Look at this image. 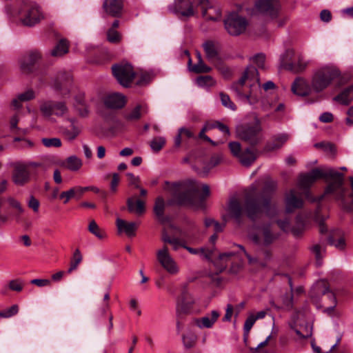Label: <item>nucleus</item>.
<instances>
[{
    "mask_svg": "<svg viewBox=\"0 0 353 353\" xmlns=\"http://www.w3.org/2000/svg\"><path fill=\"white\" fill-rule=\"evenodd\" d=\"M352 192L351 201L346 198L347 189L344 185V174L333 168H315L310 172L301 174L298 188L303 190L305 196L312 202L320 201L325 196L332 194L340 205L347 211L353 210V176L349 177Z\"/></svg>",
    "mask_w": 353,
    "mask_h": 353,
    "instance_id": "nucleus-1",
    "label": "nucleus"
},
{
    "mask_svg": "<svg viewBox=\"0 0 353 353\" xmlns=\"http://www.w3.org/2000/svg\"><path fill=\"white\" fill-rule=\"evenodd\" d=\"M276 186L275 181H268L262 191L259 192L255 185H250L245 191L244 208L237 199L230 200L228 212L230 217L237 223L241 222L244 212L252 220H255L263 212L269 217H273L276 210L275 206L271 204V198Z\"/></svg>",
    "mask_w": 353,
    "mask_h": 353,
    "instance_id": "nucleus-2",
    "label": "nucleus"
},
{
    "mask_svg": "<svg viewBox=\"0 0 353 353\" xmlns=\"http://www.w3.org/2000/svg\"><path fill=\"white\" fill-rule=\"evenodd\" d=\"M260 88L258 70L254 66L249 65L240 79L232 85L231 90L240 101L254 105L258 101L257 92Z\"/></svg>",
    "mask_w": 353,
    "mask_h": 353,
    "instance_id": "nucleus-3",
    "label": "nucleus"
},
{
    "mask_svg": "<svg viewBox=\"0 0 353 353\" xmlns=\"http://www.w3.org/2000/svg\"><path fill=\"white\" fill-rule=\"evenodd\" d=\"M199 185L193 179H185L178 182V205L193 206L199 200L203 201L210 194L207 184L201 185V193L199 196Z\"/></svg>",
    "mask_w": 353,
    "mask_h": 353,
    "instance_id": "nucleus-4",
    "label": "nucleus"
},
{
    "mask_svg": "<svg viewBox=\"0 0 353 353\" xmlns=\"http://www.w3.org/2000/svg\"><path fill=\"white\" fill-rule=\"evenodd\" d=\"M313 92L319 93L327 88L333 82L341 83V72L333 65H325L314 70L311 77Z\"/></svg>",
    "mask_w": 353,
    "mask_h": 353,
    "instance_id": "nucleus-5",
    "label": "nucleus"
},
{
    "mask_svg": "<svg viewBox=\"0 0 353 353\" xmlns=\"http://www.w3.org/2000/svg\"><path fill=\"white\" fill-rule=\"evenodd\" d=\"M167 201L162 196H158L154 203L153 211L159 221L163 224L168 223L170 220L165 212L169 211V208L176 204V182L170 183L165 181L163 187Z\"/></svg>",
    "mask_w": 353,
    "mask_h": 353,
    "instance_id": "nucleus-6",
    "label": "nucleus"
},
{
    "mask_svg": "<svg viewBox=\"0 0 353 353\" xmlns=\"http://www.w3.org/2000/svg\"><path fill=\"white\" fill-rule=\"evenodd\" d=\"M279 236L271 225L265 224L257 227L255 232L250 233L248 238L256 246L268 248L278 239Z\"/></svg>",
    "mask_w": 353,
    "mask_h": 353,
    "instance_id": "nucleus-7",
    "label": "nucleus"
},
{
    "mask_svg": "<svg viewBox=\"0 0 353 353\" xmlns=\"http://www.w3.org/2000/svg\"><path fill=\"white\" fill-rule=\"evenodd\" d=\"M236 133L239 139L252 145L259 144L263 139L262 127L259 120H256L254 124L237 126Z\"/></svg>",
    "mask_w": 353,
    "mask_h": 353,
    "instance_id": "nucleus-8",
    "label": "nucleus"
},
{
    "mask_svg": "<svg viewBox=\"0 0 353 353\" xmlns=\"http://www.w3.org/2000/svg\"><path fill=\"white\" fill-rule=\"evenodd\" d=\"M21 21L24 26H33L43 19L39 6L31 1H24L19 10Z\"/></svg>",
    "mask_w": 353,
    "mask_h": 353,
    "instance_id": "nucleus-9",
    "label": "nucleus"
},
{
    "mask_svg": "<svg viewBox=\"0 0 353 353\" xmlns=\"http://www.w3.org/2000/svg\"><path fill=\"white\" fill-rule=\"evenodd\" d=\"M112 70L118 82L124 87H128L135 77L132 66L128 63L115 64Z\"/></svg>",
    "mask_w": 353,
    "mask_h": 353,
    "instance_id": "nucleus-10",
    "label": "nucleus"
},
{
    "mask_svg": "<svg viewBox=\"0 0 353 353\" xmlns=\"http://www.w3.org/2000/svg\"><path fill=\"white\" fill-rule=\"evenodd\" d=\"M225 28L232 36L242 34L246 29V19L236 12L230 13L224 20Z\"/></svg>",
    "mask_w": 353,
    "mask_h": 353,
    "instance_id": "nucleus-11",
    "label": "nucleus"
},
{
    "mask_svg": "<svg viewBox=\"0 0 353 353\" xmlns=\"http://www.w3.org/2000/svg\"><path fill=\"white\" fill-rule=\"evenodd\" d=\"M157 259L161 267L169 274L176 273V263L170 255L167 246H163L157 252Z\"/></svg>",
    "mask_w": 353,
    "mask_h": 353,
    "instance_id": "nucleus-12",
    "label": "nucleus"
},
{
    "mask_svg": "<svg viewBox=\"0 0 353 353\" xmlns=\"http://www.w3.org/2000/svg\"><path fill=\"white\" fill-rule=\"evenodd\" d=\"M40 110L44 116L48 117L52 114L63 117L68 112V108L63 102L46 101L41 103Z\"/></svg>",
    "mask_w": 353,
    "mask_h": 353,
    "instance_id": "nucleus-13",
    "label": "nucleus"
},
{
    "mask_svg": "<svg viewBox=\"0 0 353 353\" xmlns=\"http://www.w3.org/2000/svg\"><path fill=\"white\" fill-rule=\"evenodd\" d=\"M294 55V52L292 49H288L281 57V66L285 69L297 73L303 71L307 63L301 56H299L296 62H286L285 59H291Z\"/></svg>",
    "mask_w": 353,
    "mask_h": 353,
    "instance_id": "nucleus-14",
    "label": "nucleus"
},
{
    "mask_svg": "<svg viewBox=\"0 0 353 353\" xmlns=\"http://www.w3.org/2000/svg\"><path fill=\"white\" fill-rule=\"evenodd\" d=\"M199 7L203 17L209 21H216L221 18L220 9L209 0H201Z\"/></svg>",
    "mask_w": 353,
    "mask_h": 353,
    "instance_id": "nucleus-15",
    "label": "nucleus"
},
{
    "mask_svg": "<svg viewBox=\"0 0 353 353\" xmlns=\"http://www.w3.org/2000/svg\"><path fill=\"white\" fill-rule=\"evenodd\" d=\"M279 2L277 0H258L255 3L257 12L266 14L271 18L277 16L279 12Z\"/></svg>",
    "mask_w": 353,
    "mask_h": 353,
    "instance_id": "nucleus-16",
    "label": "nucleus"
},
{
    "mask_svg": "<svg viewBox=\"0 0 353 353\" xmlns=\"http://www.w3.org/2000/svg\"><path fill=\"white\" fill-rule=\"evenodd\" d=\"M72 81V77L70 73L66 72H59L57 73L55 79L52 83V88L61 92L63 94L69 92V86Z\"/></svg>",
    "mask_w": 353,
    "mask_h": 353,
    "instance_id": "nucleus-17",
    "label": "nucleus"
},
{
    "mask_svg": "<svg viewBox=\"0 0 353 353\" xmlns=\"http://www.w3.org/2000/svg\"><path fill=\"white\" fill-rule=\"evenodd\" d=\"M40 58L41 54L37 51H32L28 54L23 57L19 61L21 71L24 74L32 72L34 65Z\"/></svg>",
    "mask_w": 353,
    "mask_h": 353,
    "instance_id": "nucleus-18",
    "label": "nucleus"
},
{
    "mask_svg": "<svg viewBox=\"0 0 353 353\" xmlns=\"http://www.w3.org/2000/svg\"><path fill=\"white\" fill-rule=\"evenodd\" d=\"M68 121L70 123V125L62 128L61 133L68 141H71L80 134L82 127L74 118H68Z\"/></svg>",
    "mask_w": 353,
    "mask_h": 353,
    "instance_id": "nucleus-19",
    "label": "nucleus"
},
{
    "mask_svg": "<svg viewBox=\"0 0 353 353\" xmlns=\"http://www.w3.org/2000/svg\"><path fill=\"white\" fill-rule=\"evenodd\" d=\"M30 178V171L26 165H17L12 174L14 184L22 186L28 183Z\"/></svg>",
    "mask_w": 353,
    "mask_h": 353,
    "instance_id": "nucleus-20",
    "label": "nucleus"
},
{
    "mask_svg": "<svg viewBox=\"0 0 353 353\" xmlns=\"http://www.w3.org/2000/svg\"><path fill=\"white\" fill-rule=\"evenodd\" d=\"M313 290L315 291L318 294H326L327 296V298L332 301L333 304L332 305L327 307L326 310L329 312H332L336 305V299L335 294L330 290L326 281H318L313 287Z\"/></svg>",
    "mask_w": 353,
    "mask_h": 353,
    "instance_id": "nucleus-21",
    "label": "nucleus"
},
{
    "mask_svg": "<svg viewBox=\"0 0 353 353\" xmlns=\"http://www.w3.org/2000/svg\"><path fill=\"white\" fill-rule=\"evenodd\" d=\"M292 92L298 96L305 97L313 92L312 83L310 84L303 78H297L292 85Z\"/></svg>",
    "mask_w": 353,
    "mask_h": 353,
    "instance_id": "nucleus-22",
    "label": "nucleus"
},
{
    "mask_svg": "<svg viewBox=\"0 0 353 353\" xmlns=\"http://www.w3.org/2000/svg\"><path fill=\"white\" fill-rule=\"evenodd\" d=\"M219 316L220 313L217 310H212L204 316L195 319L194 323L201 329L211 328L216 322Z\"/></svg>",
    "mask_w": 353,
    "mask_h": 353,
    "instance_id": "nucleus-23",
    "label": "nucleus"
},
{
    "mask_svg": "<svg viewBox=\"0 0 353 353\" xmlns=\"http://www.w3.org/2000/svg\"><path fill=\"white\" fill-rule=\"evenodd\" d=\"M103 9L109 15L119 17L122 14V0H104Z\"/></svg>",
    "mask_w": 353,
    "mask_h": 353,
    "instance_id": "nucleus-24",
    "label": "nucleus"
},
{
    "mask_svg": "<svg viewBox=\"0 0 353 353\" xmlns=\"http://www.w3.org/2000/svg\"><path fill=\"white\" fill-rule=\"evenodd\" d=\"M303 200L300 195H296L294 190H291L285 197V207L288 212L300 208L303 205Z\"/></svg>",
    "mask_w": 353,
    "mask_h": 353,
    "instance_id": "nucleus-25",
    "label": "nucleus"
},
{
    "mask_svg": "<svg viewBox=\"0 0 353 353\" xmlns=\"http://www.w3.org/2000/svg\"><path fill=\"white\" fill-rule=\"evenodd\" d=\"M116 225L119 233H125L129 237L135 236V232L138 227V224L137 223L128 222L123 219L117 218L116 220Z\"/></svg>",
    "mask_w": 353,
    "mask_h": 353,
    "instance_id": "nucleus-26",
    "label": "nucleus"
},
{
    "mask_svg": "<svg viewBox=\"0 0 353 353\" xmlns=\"http://www.w3.org/2000/svg\"><path fill=\"white\" fill-rule=\"evenodd\" d=\"M104 103L109 108H121L125 103V97L119 93H113L105 98Z\"/></svg>",
    "mask_w": 353,
    "mask_h": 353,
    "instance_id": "nucleus-27",
    "label": "nucleus"
},
{
    "mask_svg": "<svg viewBox=\"0 0 353 353\" xmlns=\"http://www.w3.org/2000/svg\"><path fill=\"white\" fill-rule=\"evenodd\" d=\"M194 11L192 4L190 0H178V17L181 19H185L193 16Z\"/></svg>",
    "mask_w": 353,
    "mask_h": 353,
    "instance_id": "nucleus-28",
    "label": "nucleus"
},
{
    "mask_svg": "<svg viewBox=\"0 0 353 353\" xmlns=\"http://www.w3.org/2000/svg\"><path fill=\"white\" fill-rule=\"evenodd\" d=\"M257 159V151L247 148L238 158L240 163L246 167L250 166Z\"/></svg>",
    "mask_w": 353,
    "mask_h": 353,
    "instance_id": "nucleus-29",
    "label": "nucleus"
},
{
    "mask_svg": "<svg viewBox=\"0 0 353 353\" xmlns=\"http://www.w3.org/2000/svg\"><path fill=\"white\" fill-rule=\"evenodd\" d=\"M6 201L10 207L15 210V212L12 214V219L17 223L20 222L21 216L25 212V208L21 203L14 197H8Z\"/></svg>",
    "mask_w": 353,
    "mask_h": 353,
    "instance_id": "nucleus-30",
    "label": "nucleus"
},
{
    "mask_svg": "<svg viewBox=\"0 0 353 353\" xmlns=\"http://www.w3.org/2000/svg\"><path fill=\"white\" fill-rule=\"evenodd\" d=\"M61 165L70 171L77 172L82 167L83 161L76 155H72L68 157Z\"/></svg>",
    "mask_w": 353,
    "mask_h": 353,
    "instance_id": "nucleus-31",
    "label": "nucleus"
},
{
    "mask_svg": "<svg viewBox=\"0 0 353 353\" xmlns=\"http://www.w3.org/2000/svg\"><path fill=\"white\" fill-rule=\"evenodd\" d=\"M289 135L287 134H281L276 136L272 142L266 144L265 150L273 151L283 146V145L288 140Z\"/></svg>",
    "mask_w": 353,
    "mask_h": 353,
    "instance_id": "nucleus-32",
    "label": "nucleus"
},
{
    "mask_svg": "<svg viewBox=\"0 0 353 353\" xmlns=\"http://www.w3.org/2000/svg\"><path fill=\"white\" fill-rule=\"evenodd\" d=\"M334 99L342 105H348L353 100V85L343 90Z\"/></svg>",
    "mask_w": 353,
    "mask_h": 353,
    "instance_id": "nucleus-33",
    "label": "nucleus"
},
{
    "mask_svg": "<svg viewBox=\"0 0 353 353\" xmlns=\"http://www.w3.org/2000/svg\"><path fill=\"white\" fill-rule=\"evenodd\" d=\"M69 49L68 42L65 39H61L51 50L50 54L53 57H61L68 53Z\"/></svg>",
    "mask_w": 353,
    "mask_h": 353,
    "instance_id": "nucleus-34",
    "label": "nucleus"
},
{
    "mask_svg": "<svg viewBox=\"0 0 353 353\" xmlns=\"http://www.w3.org/2000/svg\"><path fill=\"white\" fill-rule=\"evenodd\" d=\"M206 57L209 60H213L218 57V46L212 41H207L203 44Z\"/></svg>",
    "mask_w": 353,
    "mask_h": 353,
    "instance_id": "nucleus-35",
    "label": "nucleus"
},
{
    "mask_svg": "<svg viewBox=\"0 0 353 353\" xmlns=\"http://www.w3.org/2000/svg\"><path fill=\"white\" fill-rule=\"evenodd\" d=\"M189 70L196 74L199 73H208L211 71L212 68L204 63L203 60H198L197 63L192 65V59L189 58L188 61Z\"/></svg>",
    "mask_w": 353,
    "mask_h": 353,
    "instance_id": "nucleus-36",
    "label": "nucleus"
},
{
    "mask_svg": "<svg viewBox=\"0 0 353 353\" xmlns=\"http://www.w3.org/2000/svg\"><path fill=\"white\" fill-rule=\"evenodd\" d=\"M194 303V299L191 295L185 291L181 293V310L183 313H188Z\"/></svg>",
    "mask_w": 353,
    "mask_h": 353,
    "instance_id": "nucleus-37",
    "label": "nucleus"
},
{
    "mask_svg": "<svg viewBox=\"0 0 353 353\" xmlns=\"http://www.w3.org/2000/svg\"><path fill=\"white\" fill-rule=\"evenodd\" d=\"M34 97V93L32 90H28L23 93L20 94L17 98L14 99L12 102V105L14 108H19L21 107V101H28L32 99Z\"/></svg>",
    "mask_w": 353,
    "mask_h": 353,
    "instance_id": "nucleus-38",
    "label": "nucleus"
},
{
    "mask_svg": "<svg viewBox=\"0 0 353 353\" xmlns=\"http://www.w3.org/2000/svg\"><path fill=\"white\" fill-rule=\"evenodd\" d=\"M235 255L234 252H228L222 253L219 256V261L216 262V265H219L220 263V267H219V272H222L225 270L228 265V263L230 262L231 259Z\"/></svg>",
    "mask_w": 353,
    "mask_h": 353,
    "instance_id": "nucleus-39",
    "label": "nucleus"
},
{
    "mask_svg": "<svg viewBox=\"0 0 353 353\" xmlns=\"http://www.w3.org/2000/svg\"><path fill=\"white\" fill-rule=\"evenodd\" d=\"M196 84L201 88H208L216 84V81L209 75L200 76L196 79Z\"/></svg>",
    "mask_w": 353,
    "mask_h": 353,
    "instance_id": "nucleus-40",
    "label": "nucleus"
},
{
    "mask_svg": "<svg viewBox=\"0 0 353 353\" xmlns=\"http://www.w3.org/2000/svg\"><path fill=\"white\" fill-rule=\"evenodd\" d=\"M141 112L147 113L148 108L146 106H142L141 105H138L134 108H133L130 112H129L126 115V119L128 120L139 119L141 117Z\"/></svg>",
    "mask_w": 353,
    "mask_h": 353,
    "instance_id": "nucleus-41",
    "label": "nucleus"
},
{
    "mask_svg": "<svg viewBox=\"0 0 353 353\" xmlns=\"http://www.w3.org/2000/svg\"><path fill=\"white\" fill-rule=\"evenodd\" d=\"M83 256L79 249L77 248L73 253L72 258L70 261V268L68 270V273H71L75 270L79 263L82 261Z\"/></svg>",
    "mask_w": 353,
    "mask_h": 353,
    "instance_id": "nucleus-42",
    "label": "nucleus"
},
{
    "mask_svg": "<svg viewBox=\"0 0 353 353\" xmlns=\"http://www.w3.org/2000/svg\"><path fill=\"white\" fill-rule=\"evenodd\" d=\"M234 246L238 248L240 250V251H241L245 254V256L248 259V263L250 265H259L262 267H265L266 265V263L261 262L256 257L252 256L248 252H247V251L245 250V248L243 245L234 244Z\"/></svg>",
    "mask_w": 353,
    "mask_h": 353,
    "instance_id": "nucleus-43",
    "label": "nucleus"
},
{
    "mask_svg": "<svg viewBox=\"0 0 353 353\" xmlns=\"http://www.w3.org/2000/svg\"><path fill=\"white\" fill-rule=\"evenodd\" d=\"M88 230L99 239H103L106 236L103 230H102L94 221H91L88 225Z\"/></svg>",
    "mask_w": 353,
    "mask_h": 353,
    "instance_id": "nucleus-44",
    "label": "nucleus"
},
{
    "mask_svg": "<svg viewBox=\"0 0 353 353\" xmlns=\"http://www.w3.org/2000/svg\"><path fill=\"white\" fill-rule=\"evenodd\" d=\"M197 340V336L192 332H188L182 337V341L184 347L187 349L192 347Z\"/></svg>",
    "mask_w": 353,
    "mask_h": 353,
    "instance_id": "nucleus-45",
    "label": "nucleus"
},
{
    "mask_svg": "<svg viewBox=\"0 0 353 353\" xmlns=\"http://www.w3.org/2000/svg\"><path fill=\"white\" fill-rule=\"evenodd\" d=\"M165 144V139L162 137H154L150 142V148L152 151H160Z\"/></svg>",
    "mask_w": 353,
    "mask_h": 353,
    "instance_id": "nucleus-46",
    "label": "nucleus"
},
{
    "mask_svg": "<svg viewBox=\"0 0 353 353\" xmlns=\"http://www.w3.org/2000/svg\"><path fill=\"white\" fill-rule=\"evenodd\" d=\"M182 236H187L185 234L182 233V231L178 229V247H182L185 248L192 254L199 255V248H192L191 247L187 246L186 244L181 239Z\"/></svg>",
    "mask_w": 353,
    "mask_h": 353,
    "instance_id": "nucleus-47",
    "label": "nucleus"
},
{
    "mask_svg": "<svg viewBox=\"0 0 353 353\" xmlns=\"http://www.w3.org/2000/svg\"><path fill=\"white\" fill-rule=\"evenodd\" d=\"M182 236H187L185 234L182 233V231L178 229V247H182L185 248L192 254L199 255V248H192L191 247L187 246L186 244L181 239Z\"/></svg>",
    "mask_w": 353,
    "mask_h": 353,
    "instance_id": "nucleus-48",
    "label": "nucleus"
},
{
    "mask_svg": "<svg viewBox=\"0 0 353 353\" xmlns=\"http://www.w3.org/2000/svg\"><path fill=\"white\" fill-rule=\"evenodd\" d=\"M221 103L223 106L227 108H229L233 111L236 110V106L235 104L231 101L229 95L225 94L223 92H221L219 94Z\"/></svg>",
    "mask_w": 353,
    "mask_h": 353,
    "instance_id": "nucleus-49",
    "label": "nucleus"
},
{
    "mask_svg": "<svg viewBox=\"0 0 353 353\" xmlns=\"http://www.w3.org/2000/svg\"><path fill=\"white\" fill-rule=\"evenodd\" d=\"M229 149L232 155L237 159L241 156L242 151L241 145L237 141H232L228 144Z\"/></svg>",
    "mask_w": 353,
    "mask_h": 353,
    "instance_id": "nucleus-50",
    "label": "nucleus"
},
{
    "mask_svg": "<svg viewBox=\"0 0 353 353\" xmlns=\"http://www.w3.org/2000/svg\"><path fill=\"white\" fill-rule=\"evenodd\" d=\"M41 142L47 148L61 146V141L59 138H43Z\"/></svg>",
    "mask_w": 353,
    "mask_h": 353,
    "instance_id": "nucleus-51",
    "label": "nucleus"
},
{
    "mask_svg": "<svg viewBox=\"0 0 353 353\" xmlns=\"http://www.w3.org/2000/svg\"><path fill=\"white\" fill-rule=\"evenodd\" d=\"M154 77V73L152 71H145L141 73L137 84L140 85L148 84Z\"/></svg>",
    "mask_w": 353,
    "mask_h": 353,
    "instance_id": "nucleus-52",
    "label": "nucleus"
},
{
    "mask_svg": "<svg viewBox=\"0 0 353 353\" xmlns=\"http://www.w3.org/2000/svg\"><path fill=\"white\" fill-rule=\"evenodd\" d=\"M170 228L165 230L162 239L165 243H170L173 246V249L174 250H176V238L174 236H171L170 235Z\"/></svg>",
    "mask_w": 353,
    "mask_h": 353,
    "instance_id": "nucleus-53",
    "label": "nucleus"
},
{
    "mask_svg": "<svg viewBox=\"0 0 353 353\" xmlns=\"http://www.w3.org/2000/svg\"><path fill=\"white\" fill-rule=\"evenodd\" d=\"M19 307L17 305H13L8 309L0 312V317L10 318L18 313Z\"/></svg>",
    "mask_w": 353,
    "mask_h": 353,
    "instance_id": "nucleus-54",
    "label": "nucleus"
},
{
    "mask_svg": "<svg viewBox=\"0 0 353 353\" xmlns=\"http://www.w3.org/2000/svg\"><path fill=\"white\" fill-rule=\"evenodd\" d=\"M213 250L206 247L199 248V256L206 261H210L212 260Z\"/></svg>",
    "mask_w": 353,
    "mask_h": 353,
    "instance_id": "nucleus-55",
    "label": "nucleus"
},
{
    "mask_svg": "<svg viewBox=\"0 0 353 353\" xmlns=\"http://www.w3.org/2000/svg\"><path fill=\"white\" fill-rule=\"evenodd\" d=\"M312 252L314 254L318 265H321V259L323 258L322 252L324 251L320 245H315L312 248Z\"/></svg>",
    "mask_w": 353,
    "mask_h": 353,
    "instance_id": "nucleus-56",
    "label": "nucleus"
},
{
    "mask_svg": "<svg viewBox=\"0 0 353 353\" xmlns=\"http://www.w3.org/2000/svg\"><path fill=\"white\" fill-rule=\"evenodd\" d=\"M252 62L255 63L258 68H263L265 64V57L263 53H259L251 58Z\"/></svg>",
    "mask_w": 353,
    "mask_h": 353,
    "instance_id": "nucleus-57",
    "label": "nucleus"
},
{
    "mask_svg": "<svg viewBox=\"0 0 353 353\" xmlns=\"http://www.w3.org/2000/svg\"><path fill=\"white\" fill-rule=\"evenodd\" d=\"M108 40L111 43H117L120 40L119 32L113 28H110L107 32Z\"/></svg>",
    "mask_w": 353,
    "mask_h": 353,
    "instance_id": "nucleus-58",
    "label": "nucleus"
},
{
    "mask_svg": "<svg viewBox=\"0 0 353 353\" xmlns=\"http://www.w3.org/2000/svg\"><path fill=\"white\" fill-rule=\"evenodd\" d=\"M256 321V320L254 318V314H250L247 318V319L245 321L243 327L245 334H248Z\"/></svg>",
    "mask_w": 353,
    "mask_h": 353,
    "instance_id": "nucleus-59",
    "label": "nucleus"
},
{
    "mask_svg": "<svg viewBox=\"0 0 353 353\" xmlns=\"http://www.w3.org/2000/svg\"><path fill=\"white\" fill-rule=\"evenodd\" d=\"M72 198H75L74 191L72 188H70V190L67 191L62 192L61 194L59 195L60 199H64L63 203H67L70 199Z\"/></svg>",
    "mask_w": 353,
    "mask_h": 353,
    "instance_id": "nucleus-60",
    "label": "nucleus"
},
{
    "mask_svg": "<svg viewBox=\"0 0 353 353\" xmlns=\"http://www.w3.org/2000/svg\"><path fill=\"white\" fill-rule=\"evenodd\" d=\"M9 288L13 291L21 292L23 289V281L20 279L12 280L9 283Z\"/></svg>",
    "mask_w": 353,
    "mask_h": 353,
    "instance_id": "nucleus-61",
    "label": "nucleus"
},
{
    "mask_svg": "<svg viewBox=\"0 0 353 353\" xmlns=\"http://www.w3.org/2000/svg\"><path fill=\"white\" fill-rule=\"evenodd\" d=\"M328 242L330 245L335 246L339 249H343L345 245V240L343 238H339L337 241H335L332 236L328 238Z\"/></svg>",
    "mask_w": 353,
    "mask_h": 353,
    "instance_id": "nucleus-62",
    "label": "nucleus"
},
{
    "mask_svg": "<svg viewBox=\"0 0 353 353\" xmlns=\"http://www.w3.org/2000/svg\"><path fill=\"white\" fill-rule=\"evenodd\" d=\"M39 201L33 196H30L28 201V205L30 208L32 209L34 212L39 211Z\"/></svg>",
    "mask_w": 353,
    "mask_h": 353,
    "instance_id": "nucleus-63",
    "label": "nucleus"
},
{
    "mask_svg": "<svg viewBox=\"0 0 353 353\" xmlns=\"http://www.w3.org/2000/svg\"><path fill=\"white\" fill-rule=\"evenodd\" d=\"M347 117L345 119V123L347 125L353 126V106H351L347 111Z\"/></svg>",
    "mask_w": 353,
    "mask_h": 353,
    "instance_id": "nucleus-64",
    "label": "nucleus"
}]
</instances>
